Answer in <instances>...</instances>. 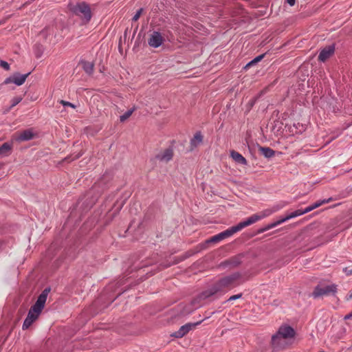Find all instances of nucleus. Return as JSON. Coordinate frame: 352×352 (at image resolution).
Here are the masks:
<instances>
[{"label": "nucleus", "instance_id": "nucleus-1", "mask_svg": "<svg viewBox=\"0 0 352 352\" xmlns=\"http://www.w3.org/2000/svg\"><path fill=\"white\" fill-rule=\"evenodd\" d=\"M244 282L242 274L240 272H234L230 275L223 276L215 282L210 288L200 293L192 302V309H188L186 313L190 314L193 309L201 307L203 301L213 297L219 293H223L226 290L239 286Z\"/></svg>", "mask_w": 352, "mask_h": 352}, {"label": "nucleus", "instance_id": "nucleus-2", "mask_svg": "<svg viewBox=\"0 0 352 352\" xmlns=\"http://www.w3.org/2000/svg\"><path fill=\"white\" fill-rule=\"evenodd\" d=\"M296 331L291 326L281 325L277 332L272 336L271 343L274 349L280 350L286 348L295 337Z\"/></svg>", "mask_w": 352, "mask_h": 352}, {"label": "nucleus", "instance_id": "nucleus-3", "mask_svg": "<svg viewBox=\"0 0 352 352\" xmlns=\"http://www.w3.org/2000/svg\"><path fill=\"white\" fill-rule=\"evenodd\" d=\"M50 292V287L45 288L38 296L34 305L31 307L22 326V329L23 330L28 329L32 324V323L38 319L43 309L45 307V304Z\"/></svg>", "mask_w": 352, "mask_h": 352}, {"label": "nucleus", "instance_id": "nucleus-4", "mask_svg": "<svg viewBox=\"0 0 352 352\" xmlns=\"http://www.w3.org/2000/svg\"><path fill=\"white\" fill-rule=\"evenodd\" d=\"M69 9L74 14L78 16L84 23H88L92 17L89 6L84 1L75 5L69 4Z\"/></svg>", "mask_w": 352, "mask_h": 352}, {"label": "nucleus", "instance_id": "nucleus-5", "mask_svg": "<svg viewBox=\"0 0 352 352\" xmlns=\"http://www.w3.org/2000/svg\"><path fill=\"white\" fill-rule=\"evenodd\" d=\"M285 206V204L280 203L279 204L274 206L272 208H268L266 210H264L259 214H254L250 217H248L246 220L241 221V223L243 226V228H245L247 226H249L256 221L263 219L265 217H267L270 215H271L272 213L277 212L282 208H283Z\"/></svg>", "mask_w": 352, "mask_h": 352}, {"label": "nucleus", "instance_id": "nucleus-6", "mask_svg": "<svg viewBox=\"0 0 352 352\" xmlns=\"http://www.w3.org/2000/svg\"><path fill=\"white\" fill-rule=\"evenodd\" d=\"M243 228L241 222L238 223L236 226L229 228L228 229L210 237L207 240V243H218L226 238H228L233 235L234 233L241 230Z\"/></svg>", "mask_w": 352, "mask_h": 352}, {"label": "nucleus", "instance_id": "nucleus-7", "mask_svg": "<svg viewBox=\"0 0 352 352\" xmlns=\"http://www.w3.org/2000/svg\"><path fill=\"white\" fill-rule=\"evenodd\" d=\"M337 291V285L335 284L327 285L324 287H322L320 285H317L313 293L312 296L316 298L323 295H329L330 294H335Z\"/></svg>", "mask_w": 352, "mask_h": 352}, {"label": "nucleus", "instance_id": "nucleus-8", "mask_svg": "<svg viewBox=\"0 0 352 352\" xmlns=\"http://www.w3.org/2000/svg\"><path fill=\"white\" fill-rule=\"evenodd\" d=\"M208 317H207L208 318ZM205 320L203 319L199 322H194V323H191V322H189V323H186L184 325H182L178 331L174 332L171 336L173 337H175L176 338H183L184 336H186L190 331H191L192 329H193L195 327H196L197 326H198L199 324H200L204 320Z\"/></svg>", "mask_w": 352, "mask_h": 352}, {"label": "nucleus", "instance_id": "nucleus-9", "mask_svg": "<svg viewBox=\"0 0 352 352\" xmlns=\"http://www.w3.org/2000/svg\"><path fill=\"white\" fill-rule=\"evenodd\" d=\"M30 74V72H28L25 74L15 73L12 76L7 78L4 80L3 84L7 85L9 83H14L18 86L22 85L25 82L26 78L29 76Z\"/></svg>", "mask_w": 352, "mask_h": 352}, {"label": "nucleus", "instance_id": "nucleus-10", "mask_svg": "<svg viewBox=\"0 0 352 352\" xmlns=\"http://www.w3.org/2000/svg\"><path fill=\"white\" fill-rule=\"evenodd\" d=\"M174 155V151L173 147L169 146L164 150L161 151L155 155V159L162 162H168L170 161Z\"/></svg>", "mask_w": 352, "mask_h": 352}, {"label": "nucleus", "instance_id": "nucleus-11", "mask_svg": "<svg viewBox=\"0 0 352 352\" xmlns=\"http://www.w3.org/2000/svg\"><path fill=\"white\" fill-rule=\"evenodd\" d=\"M335 47L333 45H329L323 48L319 55L318 60L322 62H324L327 60L331 56H332L334 53Z\"/></svg>", "mask_w": 352, "mask_h": 352}, {"label": "nucleus", "instance_id": "nucleus-12", "mask_svg": "<svg viewBox=\"0 0 352 352\" xmlns=\"http://www.w3.org/2000/svg\"><path fill=\"white\" fill-rule=\"evenodd\" d=\"M163 42V38L160 33L158 32H154L148 39V45L153 47H158L162 45Z\"/></svg>", "mask_w": 352, "mask_h": 352}, {"label": "nucleus", "instance_id": "nucleus-13", "mask_svg": "<svg viewBox=\"0 0 352 352\" xmlns=\"http://www.w3.org/2000/svg\"><path fill=\"white\" fill-rule=\"evenodd\" d=\"M34 133L32 129H26L21 131L17 136L16 140L18 141H28L33 139Z\"/></svg>", "mask_w": 352, "mask_h": 352}, {"label": "nucleus", "instance_id": "nucleus-14", "mask_svg": "<svg viewBox=\"0 0 352 352\" xmlns=\"http://www.w3.org/2000/svg\"><path fill=\"white\" fill-rule=\"evenodd\" d=\"M230 157L234 160L235 162L238 164L243 165L248 164V161L246 160V159L239 153L234 150L230 151Z\"/></svg>", "mask_w": 352, "mask_h": 352}, {"label": "nucleus", "instance_id": "nucleus-15", "mask_svg": "<svg viewBox=\"0 0 352 352\" xmlns=\"http://www.w3.org/2000/svg\"><path fill=\"white\" fill-rule=\"evenodd\" d=\"M241 263V257L239 256H236L232 258H230V259L223 262L221 263V265L223 266H227L230 265L232 267H236L239 266Z\"/></svg>", "mask_w": 352, "mask_h": 352}, {"label": "nucleus", "instance_id": "nucleus-16", "mask_svg": "<svg viewBox=\"0 0 352 352\" xmlns=\"http://www.w3.org/2000/svg\"><path fill=\"white\" fill-rule=\"evenodd\" d=\"M307 212H305V208L304 210H302V209L296 210L294 212H292L290 214H289L288 215H287L285 217L280 219V223H284L285 221H286L290 219L300 216V215L304 214Z\"/></svg>", "mask_w": 352, "mask_h": 352}, {"label": "nucleus", "instance_id": "nucleus-17", "mask_svg": "<svg viewBox=\"0 0 352 352\" xmlns=\"http://www.w3.org/2000/svg\"><path fill=\"white\" fill-rule=\"evenodd\" d=\"M12 144L8 142L3 143L0 146V157H6L11 153Z\"/></svg>", "mask_w": 352, "mask_h": 352}, {"label": "nucleus", "instance_id": "nucleus-18", "mask_svg": "<svg viewBox=\"0 0 352 352\" xmlns=\"http://www.w3.org/2000/svg\"><path fill=\"white\" fill-rule=\"evenodd\" d=\"M202 141L203 136L201 132H197L194 135V137L190 140L191 149H193L194 148L197 147Z\"/></svg>", "mask_w": 352, "mask_h": 352}, {"label": "nucleus", "instance_id": "nucleus-19", "mask_svg": "<svg viewBox=\"0 0 352 352\" xmlns=\"http://www.w3.org/2000/svg\"><path fill=\"white\" fill-rule=\"evenodd\" d=\"M258 151L266 158H271L275 155V151L269 147L259 146Z\"/></svg>", "mask_w": 352, "mask_h": 352}, {"label": "nucleus", "instance_id": "nucleus-20", "mask_svg": "<svg viewBox=\"0 0 352 352\" xmlns=\"http://www.w3.org/2000/svg\"><path fill=\"white\" fill-rule=\"evenodd\" d=\"M331 200H332V198H329V199H327L319 200V201H316V203H314V204L307 207L305 208V212H309L311 210H313L320 207V206H322L324 204L329 203Z\"/></svg>", "mask_w": 352, "mask_h": 352}, {"label": "nucleus", "instance_id": "nucleus-21", "mask_svg": "<svg viewBox=\"0 0 352 352\" xmlns=\"http://www.w3.org/2000/svg\"><path fill=\"white\" fill-rule=\"evenodd\" d=\"M84 71L89 75L94 72V64L89 61H82L81 63Z\"/></svg>", "mask_w": 352, "mask_h": 352}, {"label": "nucleus", "instance_id": "nucleus-22", "mask_svg": "<svg viewBox=\"0 0 352 352\" xmlns=\"http://www.w3.org/2000/svg\"><path fill=\"white\" fill-rule=\"evenodd\" d=\"M281 224L280 222V220L277 221H275L274 223H272L270 224H268L267 226H266L265 227H263L262 228H260L258 231H257V233L260 234V233H263L265 231H267L272 228H275L276 226H278Z\"/></svg>", "mask_w": 352, "mask_h": 352}, {"label": "nucleus", "instance_id": "nucleus-23", "mask_svg": "<svg viewBox=\"0 0 352 352\" xmlns=\"http://www.w3.org/2000/svg\"><path fill=\"white\" fill-rule=\"evenodd\" d=\"M281 224L280 222V220L277 221H275L274 223H272L270 224H268L267 226H266L265 227H263L262 228H260L258 231H257V233L260 234V233H263L265 231H267L272 228H275L276 226H278Z\"/></svg>", "mask_w": 352, "mask_h": 352}, {"label": "nucleus", "instance_id": "nucleus-24", "mask_svg": "<svg viewBox=\"0 0 352 352\" xmlns=\"http://www.w3.org/2000/svg\"><path fill=\"white\" fill-rule=\"evenodd\" d=\"M134 111L135 107L126 111L122 116L120 117V122H124L125 120H126L132 115Z\"/></svg>", "mask_w": 352, "mask_h": 352}, {"label": "nucleus", "instance_id": "nucleus-25", "mask_svg": "<svg viewBox=\"0 0 352 352\" xmlns=\"http://www.w3.org/2000/svg\"><path fill=\"white\" fill-rule=\"evenodd\" d=\"M265 56V54H261V55H259L258 56H256V58H254L252 60H251L250 62H249L246 66L245 67V68H248V67H250L251 66H252L253 65L258 63L259 61H261L263 57Z\"/></svg>", "mask_w": 352, "mask_h": 352}, {"label": "nucleus", "instance_id": "nucleus-26", "mask_svg": "<svg viewBox=\"0 0 352 352\" xmlns=\"http://www.w3.org/2000/svg\"><path fill=\"white\" fill-rule=\"evenodd\" d=\"M21 100L22 97L21 96L14 97V98H12L11 107H14V106L18 104Z\"/></svg>", "mask_w": 352, "mask_h": 352}, {"label": "nucleus", "instance_id": "nucleus-27", "mask_svg": "<svg viewBox=\"0 0 352 352\" xmlns=\"http://www.w3.org/2000/svg\"><path fill=\"white\" fill-rule=\"evenodd\" d=\"M60 103L63 104L64 107H69L73 109H75L76 107V105L74 104L73 103H71L67 101H65L63 100H60Z\"/></svg>", "mask_w": 352, "mask_h": 352}, {"label": "nucleus", "instance_id": "nucleus-28", "mask_svg": "<svg viewBox=\"0 0 352 352\" xmlns=\"http://www.w3.org/2000/svg\"><path fill=\"white\" fill-rule=\"evenodd\" d=\"M143 12V9L142 8H140L139 9L137 12L135 13V14L133 16L132 20L133 21H136L139 19V18L140 17L142 13Z\"/></svg>", "mask_w": 352, "mask_h": 352}, {"label": "nucleus", "instance_id": "nucleus-29", "mask_svg": "<svg viewBox=\"0 0 352 352\" xmlns=\"http://www.w3.org/2000/svg\"><path fill=\"white\" fill-rule=\"evenodd\" d=\"M0 66L3 67L6 71L10 70V65L5 60L0 61Z\"/></svg>", "mask_w": 352, "mask_h": 352}, {"label": "nucleus", "instance_id": "nucleus-30", "mask_svg": "<svg viewBox=\"0 0 352 352\" xmlns=\"http://www.w3.org/2000/svg\"><path fill=\"white\" fill-rule=\"evenodd\" d=\"M242 297V294H236V295H233V296H231L228 300L227 301H232V300H237V299H239Z\"/></svg>", "mask_w": 352, "mask_h": 352}, {"label": "nucleus", "instance_id": "nucleus-31", "mask_svg": "<svg viewBox=\"0 0 352 352\" xmlns=\"http://www.w3.org/2000/svg\"><path fill=\"white\" fill-rule=\"evenodd\" d=\"M343 272L346 274L347 276H350L352 274V269H349V267H344L343 269Z\"/></svg>", "mask_w": 352, "mask_h": 352}, {"label": "nucleus", "instance_id": "nucleus-32", "mask_svg": "<svg viewBox=\"0 0 352 352\" xmlns=\"http://www.w3.org/2000/svg\"><path fill=\"white\" fill-rule=\"evenodd\" d=\"M102 184V181L98 182V183H96L93 186V190H98V188H100V186Z\"/></svg>", "mask_w": 352, "mask_h": 352}, {"label": "nucleus", "instance_id": "nucleus-33", "mask_svg": "<svg viewBox=\"0 0 352 352\" xmlns=\"http://www.w3.org/2000/svg\"><path fill=\"white\" fill-rule=\"evenodd\" d=\"M286 2L290 6H293L295 5L296 0H286Z\"/></svg>", "mask_w": 352, "mask_h": 352}, {"label": "nucleus", "instance_id": "nucleus-34", "mask_svg": "<svg viewBox=\"0 0 352 352\" xmlns=\"http://www.w3.org/2000/svg\"><path fill=\"white\" fill-rule=\"evenodd\" d=\"M350 318H352V311L350 314H349L344 316L345 320H348Z\"/></svg>", "mask_w": 352, "mask_h": 352}, {"label": "nucleus", "instance_id": "nucleus-35", "mask_svg": "<svg viewBox=\"0 0 352 352\" xmlns=\"http://www.w3.org/2000/svg\"><path fill=\"white\" fill-rule=\"evenodd\" d=\"M104 188H102L101 190H98V192H99L100 194H101V193L104 191Z\"/></svg>", "mask_w": 352, "mask_h": 352}, {"label": "nucleus", "instance_id": "nucleus-36", "mask_svg": "<svg viewBox=\"0 0 352 352\" xmlns=\"http://www.w3.org/2000/svg\"><path fill=\"white\" fill-rule=\"evenodd\" d=\"M80 156V155H76L74 159H77V158H78Z\"/></svg>", "mask_w": 352, "mask_h": 352}]
</instances>
